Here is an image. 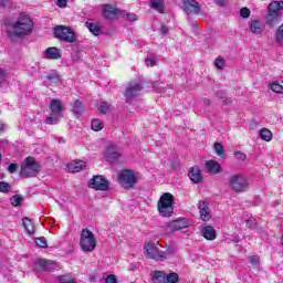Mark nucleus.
Returning a JSON list of instances; mask_svg holds the SVG:
<instances>
[{
  "label": "nucleus",
  "instance_id": "1",
  "mask_svg": "<svg viewBox=\"0 0 283 283\" xmlns=\"http://www.w3.org/2000/svg\"><path fill=\"white\" fill-rule=\"evenodd\" d=\"M34 30V22L30 17L22 14L17 21L12 22L7 31V34L11 41H17L18 39H25L30 36L31 32Z\"/></svg>",
  "mask_w": 283,
  "mask_h": 283
},
{
  "label": "nucleus",
  "instance_id": "2",
  "mask_svg": "<svg viewBox=\"0 0 283 283\" xmlns=\"http://www.w3.org/2000/svg\"><path fill=\"white\" fill-rule=\"evenodd\" d=\"M174 195L165 192L160 196L157 202L159 216L163 218H171L174 216Z\"/></svg>",
  "mask_w": 283,
  "mask_h": 283
},
{
  "label": "nucleus",
  "instance_id": "3",
  "mask_svg": "<svg viewBox=\"0 0 283 283\" xmlns=\"http://www.w3.org/2000/svg\"><path fill=\"white\" fill-rule=\"evenodd\" d=\"M50 115L45 119L46 125H59V120L63 118V102L61 99H52L49 105Z\"/></svg>",
  "mask_w": 283,
  "mask_h": 283
},
{
  "label": "nucleus",
  "instance_id": "4",
  "mask_svg": "<svg viewBox=\"0 0 283 283\" xmlns=\"http://www.w3.org/2000/svg\"><path fill=\"white\" fill-rule=\"evenodd\" d=\"M283 1H274L268 7V14L265 15L266 25H277L282 21Z\"/></svg>",
  "mask_w": 283,
  "mask_h": 283
},
{
  "label": "nucleus",
  "instance_id": "5",
  "mask_svg": "<svg viewBox=\"0 0 283 283\" xmlns=\"http://www.w3.org/2000/svg\"><path fill=\"white\" fill-rule=\"evenodd\" d=\"M41 166L36 163L34 157H27L21 165L20 177L21 178H34L39 176Z\"/></svg>",
  "mask_w": 283,
  "mask_h": 283
},
{
  "label": "nucleus",
  "instance_id": "6",
  "mask_svg": "<svg viewBox=\"0 0 283 283\" xmlns=\"http://www.w3.org/2000/svg\"><path fill=\"white\" fill-rule=\"evenodd\" d=\"M53 32L55 34V39H59L64 43H76V39H78L76 32H74V29L71 27L56 25L53 29Z\"/></svg>",
  "mask_w": 283,
  "mask_h": 283
},
{
  "label": "nucleus",
  "instance_id": "7",
  "mask_svg": "<svg viewBox=\"0 0 283 283\" xmlns=\"http://www.w3.org/2000/svg\"><path fill=\"white\" fill-rule=\"evenodd\" d=\"M228 182L234 193H244L249 189V179L244 175L234 174L229 177Z\"/></svg>",
  "mask_w": 283,
  "mask_h": 283
},
{
  "label": "nucleus",
  "instance_id": "8",
  "mask_svg": "<svg viewBox=\"0 0 283 283\" xmlns=\"http://www.w3.org/2000/svg\"><path fill=\"white\" fill-rule=\"evenodd\" d=\"M80 247L85 253H92L96 249V235L94 232L83 229L80 237Z\"/></svg>",
  "mask_w": 283,
  "mask_h": 283
},
{
  "label": "nucleus",
  "instance_id": "9",
  "mask_svg": "<svg viewBox=\"0 0 283 283\" xmlns=\"http://www.w3.org/2000/svg\"><path fill=\"white\" fill-rule=\"evenodd\" d=\"M144 87L143 82H129L124 93L126 103H134L140 96Z\"/></svg>",
  "mask_w": 283,
  "mask_h": 283
},
{
  "label": "nucleus",
  "instance_id": "10",
  "mask_svg": "<svg viewBox=\"0 0 283 283\" xmlns=\"http://www.w3.org/2000/svg\"><path fill=\"white\" fill-rule=\"evenodd\" d=\"M145 256L156 262H163V250L154 242H148L144 245Z\"/></svg>",
  "mask_w": 283,
  "mask_h": 283
},
{
  "label": "nucleus",
  "instance_id": "11",
  "mask_svg": "<svg viewBox=\"0 0 283 283\" xmlns=\"http://www.w3.org/2000/svg\"><path fill=\"white\" fill-rule=\"evenodd\" d=\"M118 181L123 189H132L136 185V175L132 170H122L118 175Z\"/></svg>",
  "mask_w": 283,
  "mask_h": 283
},
{
  "label": "nucleus",
  "instance_id": "12",
  "mask_svg": "<svg viewBox=\"0 0 283 283\" xmlns=\"http://www.w3.org/2000/svg\"><path fill=\"white\" fill-rule=\"evenodd\" d=\"M104 156L108 163H116V160H120V158H123V149L118 148V146L114 144H111L106 147Z\"/></svg>",
  "mask_w": 283,
  "mask_h": 283
},
{
  "label": "nucleus",
  "instance_id": "13",
  "mask_svg": "<svg viewBox=\"0 0 283 283\" xmlns=\"http://www.w3.org/2000/svg\"><path fill=\"white\" fill-rule=\"evenodd\" d=\"M88 186L91 189H96L97 191H107V189H109V182L102 176L93 177Z\"/></svg>",
  "mask_w": 283,
  "mask_h": 283
},
{
  "label": "nucleus",
  "instance_id": "14",
  "mask_svg": "<svg viewBox=\"0 0 283 283\" xmlns=\"http://www.w3.org/2000/svg\"><path fill=\"white\" fill-rule=\"evenodd\" d=\"M186 14H200L202 7L196 0H182Z\"/></svg>",
  "mask_w": 283,
  "mask_h": 283
},
{
  "label": "nucleus",
  "instance_id": "15",
  "mask_svg": "<svg viewBox=\"0 0 283 283\" xmlns=\"http://www.w3.org/2000/svg\"><path fill=\"white\" fill-rule=\"evenodd\" d=\"M187 227H189V221H187L186 219L175 220L166 226V232L174 233L175 231L187 229Z\"/></svg>",
  "mask_w": 283,
  "mask_h": 283
},
{
  "label": "nucleus",
  "instance_id": "16",
  "mask_svg": "<svg viewBox=\"0 0 283 283\" xmlns=\"http://www.w3.org/2000/svg\"><path fill=\"white\" fill-rule=\"evenodd\" d=\"M198 209L201 220L203 222H209V220H211V209H209V203L206 200H201L198 203Z\"/></svg>",
  "mask_w": 283,
  "mask_h": 283
},
{
  "label": "nucleus",
  "instance_id": "17",
  "mask_svg": "<svg viewBox=\"0 0 283 283\" xmlns=\"http://www.w3.org/2000/svg\"><path fill=\"white\" fill-rule=\"evenodd\" d=\"M87 167V164L83 160H73L66 166V171L70 174H78V171H83Z\"/></svg>",
  "mask_w": 283,
  "mask_h": 283
},
{
  "label": "nucleus",
  "instance_id": "18",
  "mask_svg": "<svg viewBox=\"0 0 283 283\" xmlns=\"http://www.w3.org/2000/svg\"><path fill=\"white\" fill-rule=\"evenodd\" d=\"M206 170L208 174L217 176L218 174H222V166L217 160L210 159L206 161Z\"/></svg>",
  "mask_w": 283,
  "mask_h": 283
},
{
  "label": "nucleus",
  "instance_id": "19",
  "mask_svg": "<svg viewBox=\"0 0 283 283\" xmlns=\"http://www.w3.org/2000/svg\"><path fill=\"white\" fill-rule=\"evenodd\" d=\"M61 56H62L61 49H59L56 46L48 48L44 51V59H48L49 61H59V59H61Z\"/></svg>",
  "mask_w": 283,
  "mask_h": 283
},
{
  "label": "nucleus",
  "instance_id": "20",
  "mask_svg": "<svg viewBox=\"0 0 283 283\" xmlns=\"http://www.w3.org/2000/svg\"><path fill=\"white\" fill-rule=\"evenodd\" d=\"M188 176L195 185H200V182H202V171L198 166L190 168Z\"/></svg>",
  "mask_w": 283,
  "mask_h": 283
},
{
  "label": "nucleus",
  "instance_id": "21",
  "mask_svg": "<svg viewBox=\"0 0 283 283\" xmlns=\"http://www.w3.org/2000/svg\"><path fill=\"white\" fill-rule=\"evenodd\" d=\"M119 12H120V10L115 9L111 4H106L104 7V17L106 19H116V17H118Z\"/></svg>",
  "mask_w": 283,
  "mask_h": 283
},
{
  "label": "nucleus",
  "instance_id": "22",
  "mask_svg": "<svg viewBox=\"0 0 283 283\" xmlns=\"http://www.w3.org/2000/svg\"><path fill=\"white\" fill-rule=\"evenodd\" d=\"M201 233L206 240H216V229H213L211 226L203 227Z\"/></svg>",
  "mask_w": 283,
  "mask_h": 283
},
{
  "label": "nucleus",
  "instance_id": "23",
  "mask_svg": "<svg viewBox=\"0 0 283 283\" xmlns=\"http://www.w3.org/2000/svg\"><path fill=\"white\" fill-rule=\"evenodd\" d=\"M23 227L29 235H34V233H36L34 222L30 218L23 219Z\"/></svg>",
  "mask_w": 283,
  "mask_h": 283
},
{
  "label": "nucleus",
  "instance_id": "24",
  "mask_svg": "<svg viewBox=\"0 0 283 283\" xmlns=\"http://www.w3.org/2000/svg\"><path fill=\"white\" fill-rule=\"evenodd\" d=\"M114 109V106L107 102H101L97 111L99 114L105 115V114H112V111Z\"/></svg>",
  "mask_w": 283,
  "mask_h": 283
},
{
  "label": "nucleus",
  "instance_id": "25",
  "mask_svg": "<svg viewBox=\"0 0 283 283\" xmlns=\"http://www.w3.org/2000/svg\"><path fill=\"white\" fill-rule=\"evenodd\" d=\"M177 251L178 250L176 249V247L168 245L166 248V251H163V255H164V256H161L163 262H165V260H169V258H174V255H176Z\"/></svg>",
  "mask_w": 283,
  "mask_h": 283
},
{
  "label": "nucleus",
  "instance_id": "26",
  "mask_svg": "<svg viewBox=\"0 0 283 283\" xmlns=\"http://www.w3.org/2000/svg\"><path fill=\"white\" fill-rule=\"evenodd\" d=\"M61 75L57 73H51L48 75V85H61Z\"/></svg>",
  "mask_w": 283,
  "mask_h": 283
},
{
  "label": "nucleus",
  "instance_id": "27",
  "mask_svg": "<svg viewBox=\"0 0 283 283\" xmlns=\"http://www.w3.org/2000/svg\"><path fill=\"white\" fill-rule=\"evenodd\" d=\"M250 30L252 34H261L262 33V22L260 20H254L250 23Z\"/></svg>",
  "mask_w": 283,
  "mask_h": 283
},
{
  "label": "nucleus",
  "instance_id": "28",
  "mask_svg": "<svg viewBox=\"0 0 283 283\" xmlns=\"http://www.w3.org/2000/svg\"><path fill=\"white\" fill-rule=\"evenodd\" d=\"M83 112H85V107L83 106V103L76 99L73 104V114H75V116H82Z\"/></svg>",
  "mask_w": 283,
  "mask_h": 283
},
{
  "label": "nucleus",
  "instance_id": "29",
  "mask_svg": "<svg viewBox=\"0 0 283 283\" xmlns=\"http://www.w3.org/2000/svg\"><path fill=\"white\" fill-rule=\"evenodd\" d=\"M87 30L94 34V36H98L101 34V27L94 22H86Z\"/></svg>",
  "mask_w": 283,
  "mask_h": 283
},
{
  "label": "nucleus",
  "instance_id": "30",
  "mask_svg": "<svg viewBox=\"0 0 283 283\" xmlns=\"http://www.w3.org/2000/svg\"><path fill=\"white\" fill-rule=\"evenodd\" d=\"M155 283H167V275L163 271H157L153 275Z\"/></svg>",
  "mask_w": 283,
  "mask_h": 283
},
{
  "label": "nucleus",
  "instance_id": "31",
  "mask_svg": "<svg viewBox=\"0 0 283 283\" xmlns=\"http://www.w3.org/2000/svg\"><path fill=\"white\" fill-rule=\"evenodd\" d=\"M259 135L262 140H265V143H270L273 138V134L266 128L261 129Z\"/></svg>",
  "mask_w": 283,
  "mask_h": 283
},
{
  "label": "nucleus",
  "instance_id": "32",
  "mask_svg": "<svg viewBox=\"0 0 283 283\" xmlns=\"http://www.w3.org/2000/svg\"><path fill=\"white\" fill-rule=\"evenodd\" d=\"M57 282L59 283H76V279L72 276V274H64L57 276Z\"/></svg>",
  "mask_w": 283,
  "mask_h": 283
},
{
  "label": "nucleus",
  "instance_id": "33",
  "mask_svg": "<svg viewBox=\"0 0 283 283\" xmlns=\"http://www.w3.org/2000/svg\"><path fill=\"white\" fill-rule=\"evenodd\" d=\"M103 127H105V124H103L101 119H93L91 123V129H93V132H101Z\"/></svg>",
  "mask_w": 283,
  "mask_h": 283
},
{
  "label": "nucleus",
  "instance_id": "34",
  "mask_svg": "<svg viewBox=\"0 0 283 283\" xmlns=\"http://www.w3.org/2000/svg\"><path fill=\"white\" fill-rule=\"evenodd\" d=\"M270 90H272L275 94H283V85L277 82H271Z\"/></svg>",
  "mask_w": 283,
  "mask_h": 283
},
{
  "label": "nucleus",
  "instance_id": "35",
  "mask_svg": "<svg viewBox=\"0 0 283 283\" xmlns=\"http://www.w3.org/2000/svg\"><path fill=\"white\" fill-rule=\"evenodd\" d=\"M150 8L157 10V12L163 13V0H150Z\"/></svg>",
  "mask_w": 283,
  "mask_h": 283
},
{
  "label": "nucleus",
  "instance_id": "36",
  "mask_svg": "<svg viewBox=\"0 0 283 283\" xmlns=\"http://www.w3.org/2000/svg\"><path fill=\"white\" fill-rule=\"evenodd\" d=\"M35 244L40 249H48V239L45 237L35 238Z\"/></svg>",
  "mask_w": 283,
  "mask_h": 283
},
{
  "label": "nucleus",
  "instance_id": "37",
  "mask_svg": "<svg viewBox=\"0 0 283 283\" xmlns=\"http://www.w3.org/2000/svg\"><path fill=\"white\" fill-rule=\"evenodd\" d=\"M214 151L217 156H220L221 158H224V146L220 143H214Z\"/></svg>",
  "mask_w": 283,
  "mask_h": 283
},
{
  "label": "nucleus",
  "instance_id": "38",
  "mask_svg": "<svg viewBox=\"0 0 283 283\" xmlns=\"http://www.w3.org/2000/svg\"><path fill=\"white\" fill-rule=\"evenodd\" d=\"M179 280L178 273H170L166 276V283H178Z\"/></svg>",
  "mask_w": 283,
  "mask_h": 283
},
{
  "label": "nucleus",
  "instance_id": "39",
  "mask_svg": "<svg viewBox=\"0 0 283 283\" xmlns=\"http://www.w3.org/2000/svg\"><path fill=\"white\" fill-rule=\"evenodd\" d=\"M23 202V197L21 195H15L11 198V205L12 207H19Z\"/></svg>",
  "mask_w": 283,
  "mask_h": 283
},
{
  "label": "nucleus",
  "instance_id": "40",
  "mask_svg": "<svg viewBox=\"0 0 283 283\" xmlns=\"http://www.w3.org/2000/svg\"><path fill=\"white\" fill-rule=\"evenodd\" d=\"M248 262L252 264V266H260V256L253 254L248 258Z\"/></svg>",
  "mask_w": 283,
  "mask_h": 283
},
{
  "label": "nucleus",
  "instance_id": "41",
  "mask_svg": "<svg viewBox=\"0 0 283 283\" xmlns=\"http://www.w3.org/2000/svg\"><path fill=\"white\" fill-rule=\"evenodd\" d=\"M214 66H216L218 70H224V59H222V57H217L216 61H214Z\"/></svg>",
  "mask_w": 283,
  "mask_h": 283
},
{
  "label": "nucleus",
  "instance_id": "42",
  "mask_svg": "<svg viewBox=\"0 0 283 283\" xmlns=\"http://www.w3.org/2000/svg\"><path fill=\"white\" fill-rule=\"evenodd\" d=\"M247 227L248 229H255V227H258V221L253 218H250L247 220Z\"/></svg>",
  "mask_w": 283,
  "mask_h": 283
},
{
  "label": "nucleus",
  "instance_id": "43",
  "mask_svg": "<svg viewBox=\"0 0 283 283\" xmlns=\"http://www.w3.org/2000/svg\"><path fill=\"white\" fill-rule=\"evenodd\" d=\"M240 14L242 19H249V17H251V11L249 10V8H242L240 10Z\"/></svg>",
  "mask_w": 283,
  "mask_h": 283
},
{
  "label": "nucleus",
  "instance_id": "44",
  "mask_svg": "<svg viewBox=\"0 0 283 283\" xmlns=\"http://www.w3.org/2000/svg\"><path fill=\"white\" fill-rule=\"evenodd\" d=\"M0 191L2 193L10 191V185L7 182L0 181Z\"/></svg>",
  "mask_w": 283,
  "mask_h": 283
},
{
  "label": "nucleus",
  "instance_id": "45",
  "mask_svg": "<svg viewBox=\"0 0 283 283\" xmlns=\"http://www.w3.org/2000/svg\"><path fill=\"white\" fill-rule=\"evenodd\" d=\"M234 158L244 163V160H247V155L244 153L237 151L234 154Z\"/></svg>",
  "mask_w": 283,
  "mask_h": 283
},
{
  "label": "nucleus",
  "instance_id": "46",
  "mask_svg": "<svg viewBox=\"0 0 283 283\" xmlns=\"http://www.w3.org/2000/svg\"><path fill=\"white\" fill-rule=\"evenodd\" d=\"M19 169V166L17 164H10L8 167L9 174H15V171Z\"/></svg>",
  "mask_w": 283,
  "mask_h": 283
},
{
  "label": "nucleus",
  "instance_id": "47",
  "mask_svg": "<svg viewBox=\"0 0 283 283\" xmlns=\"http://www.w3.org/2000/svg\"><path fill=\"white\" fill-rule=\"evenodd\" d=\"M146 65H147V67L156 66V60L147 57L146 59Z\"/></svg>",
  "mask_w": 283,
  "mask_h": 283
},
{
  "label": "nucleus",
  "instance_id": "48",
  "mask_svg": "<svg viewBox=\"0 0 283 283\" xmlns=\"http://www.w3.org/2000/svg\"><path fill=\"white\" fill-rule=\"evenodd\" d=\"M106 283H118L117 279L115 275L113 274H109L107 277H106Z\"/></svg>",
  "mask_w": 283,
  "mask_h": 283
},
{
  "label": "nucleus",
  "instance_id": "49",
  "mask_svg": "<svg viewBox=\"0 0 283 283\" xmlns=\"http://www.w3.org/2000/svg\"><path fill=\"white\" fill-rule=\"evenodd\" d=\"M128 21H138V15L136 13H127Z\"/></svg>",
  "mask_w": 283,
  "mask_h": 283
},
{
  "label": "nucleus",
  "instance_id": "50",
  "mask_svg": "<svg viewBox=\"0 0 283 283\" xmlns=\"http://www.w3.org/2000/svg\"><path fill=\"white\" fill-rule=\"evenodd\" d=\"M59 8H67V0H57Z\"/></svg>",
  "mask_w": 283,
  "mask_h": 283
},
{
  "label": "nucleus",
  "instance_id": "51",
  "mask_svg": "<svg viewBox=\"0 0 283 283\" xmlns=\"http://www.w3.org/2000/svg\"><path fill=\"white\" fill-rule=\"evenodd\" d=\"M160 32L164 36H167L169 29L166 25H161Z\"/></svg>",
  "mask_w": 283,
  "mask_h": 283
},
{
  "label": "nucleus",
  "instance_id": "52",
  "mask_svg": "<svg viewBox=\"0 0 283 283\" xmlns=\"http://www.w3.org/2000/svg\"><path fill=\"white\" fill-rule=\"evenodd\" d=\"M214 3H217V6H224V3H227V0H214Z\"/></svg>",
  "mask_w": 283,
  "mask_h": 283
},
{
  "label": "nucleus",
  "instance_id": "53",
  "mask_svg": "<svg viewBox=\"0 0 283 283\" xmlns=\"http://www.w3.org/2000/svg\"><path fill=\"white\" fill-rule=\"evenodd\" d=\"M6 3H8V0H0V8H6Z\"/></svg>",
  "mask_w": 283,
  "mask_h": 283
},
{
  "label": "nucleus",
  "instance_id": "54",
  "mask_svg": "<svg viewBox=\"0 0 283 283\" xmlns=\"http://www.w3.org/2000/svg\"><path fill=\"white\" fill-rule=\"evenodd\" d=\"M40 266H48V261H45V260H42V261H40Z\"/></svg>",
  "mask_w": 283,
  "mask_h": 283
},
{
  "label": "nucleus",
  "instance_id": "55",
  "mask_svg": "<svg viewBox=\"0 0 283 283\" xmlns=\"http://www.w3.org/2000/svg\"><path fill=\"white\" fill-rule=\"evenodd\" d=\"M205 105H211V101L210 99H205Z\"/></svg>",
  "mask_w": 283,
  "mask_h": 283
},
{
  "label": "nucleus",
  "instance_id": "56",
  "mask_svg": "<svg viewBox=\"0 0 283 283\" xmlns=\"http://www.w3.org/2000/svg\"><path fill=\"white\" fill-rule=\"evenodd\" d=\"M224 104H226V105H231V101L228 99V101L224 102Z\"/></svg>",
  "mask_w": 283,
  "mask_h": 283
},
{
  "label": "nucleus",
  "instance_id": "57",
  "mask_svg": "<svg viewBox=\"0 0 283 283\" xmlns=\"http://www.w3.org/2000/svg\"><path fill=\"white\" fill-rule=\"evenodd\" d=\"M0 160H1V153H0Z\"/></svg>",
  "mask_w": 283,
  "mask_h": 283
}]
</instances>
